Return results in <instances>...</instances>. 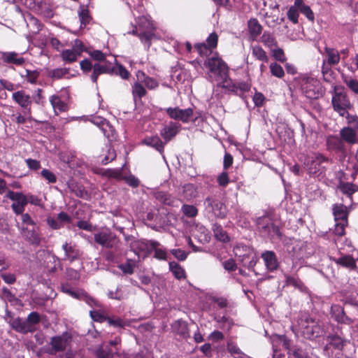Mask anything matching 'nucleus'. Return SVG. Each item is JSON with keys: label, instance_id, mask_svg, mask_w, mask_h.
<instances>
[{"label": "nucleus", "instance_id": "nucleus-1", "mask_svg": "<svg viewBox=\"0 0 358 358\" xmlns=\"http://www.w3.org/2000/svg\"><path fill=\"white\" fill-rule=\"evenodd\" d=\"M203 66L208 69L206 75L210 82L215 83L218 87L224 88L229 92L236 91V85L229 76V66L217 53L208 57L204 61Z\"/></svg>", "mask_w": 358, "mask_h": 358}, {"label": "nucleus", "instance_id": "nucleus-2", "mask_svg": "<svg viewBox=\"0 0 358 358\" xmlns=\"http://www.w3.org/2000/svg\"><path fill=\"white\" fill-rule=\"evenodd\" d=\"M136 25L130 24L127 33L138 36L142 43L149 48L151 41L156 37L155 27L152 21L147 16H141L136 19Z\"/></svg>", "mask_w": 358, "mask_h": 358}, {"label": "nucleus", "instance_id": "nucleus-3", "mask_svg": "<svg viewBox=\"0 0 358 358\" xmlns=\"http://www.w3.org/2000/svg\"><path fill=\"white\" fill-rule=\"evenodd\" d=\"M295 82L307 98L313 99L318 97L319 82L316 78L308 75H301L295 79Z\"/></svg>", "mask_w": 358, "mask_h": 358}, {"label": "nucleus", "instance_id": "nucleus-4", "mask_svg": "<svg viewBox=\"0 0 358 358\" xmlns=\"http://www.w3.org/2000/svg\"><path fill=\"white\" fill-rule=\"evenodd\" d=\"M203 206L205 212L215 217L224 219L227 215L226 205L214 196H207L203 201Z\"/></svg>", "mask_w": 358, "mask_h": 358}, {"label": "nucleus", "instance_id": "nucleus-5", "mask_svg": "<svg viewBox=\"0 0 358 358\" xmlns=\"http://www.w3.org/2000/svg\"><path fill=\"white\" fill-rule=\"evenodd\" d=\"M94 238L96 243L107 249H116L120 243L117 236L108 228L94 233Z\"/></svg>", "mask_w": 358, "mask_h": 358}, {"label": "nucleus", "instance_id": "nucleus-6", "mask_svg": "<svg viewBox=\"0 0 358 358\" xmlns=\"http://www.w3.org/2000/svg\"><path fill=\"white\" fill-rule=\"evenodd\" d=\"M235 256L248 268H253L257 264V257L253 249L247 245L238 244L234 248Z\"/></svg>", "mask_w": 358, "mask_h": 358}, {"label": "nucleus", "instance_id": "nucleus-7", "mask_svg": "<svg viewBox=\"0 0 358 358\" xmlns=\"http://www.w3.org/2000/svg\"><path fill=\"white\" fill-rule=\"evenodd\" d=\"M257 225L263 236L280 238L282 236L279 228L275 226L267 216L258 217Z\"/></svg>", "mask_w": 358, "mask_h": 358}, {"label": "nucleus", "instance_id": "nucleus-8", "mask_svg": "<svg viewBox=\"0 0 358 358\" xmlns=\"http://www.w3.org/2000/svg\"><path fill=\"white\" fill-rule=\"evenodd\" d=\"M71 341L72 336L69 332L52 337L50 342L51 348L48 350V353L55 355L57 352H64L70 345Z\"/></svg>", "mask_w": 358, "mask_h": 358}, {"label": "nucleus", "instance_id": "nucleus-9", "mask_svg": "<svg viewBox=\"0 0 358 358\" xmlns=\"http://www.w3.org/2000/svg\"><path fill=\"white\" fill-rule=\"evenodd\" d=\"M85 50L83 42L78 39L74 41L71 49H67L62 51L61 54L62 59L66 63H72L77 60L83 52Z\"/></svg>", "mask_w": 358, "mask_h": 358}, {"label": "nucleus", "instance_id": "nucleus-10", "mask_svg": "<svg viewBox=\"0 0 358 358\" xmlns=\"http://www.w3.org/2000/svg\"><path fill=\"white\" fill-rule=\"evenodd\" d=\"M6 197L13 201L11 205L13 210L17 215L22 214L24 211L26 205L27 204V198L26 195L22 192H15L8 190L6 192Z\"/></svg>", "mask_w": 358, "mask_h": 358}, {"label": "nucleus", "instance_id": "nucleus-11", "mask_svg": "<svg viewBox=\"0 0 358 358\" xmlns=\"http://www.w3.org/2000/svg\"><path fill=\"white\" fill-rule=\"evenodd\" d=\"M332 104L336 111L344 116L347 113L346 108L350 106V101L346 94L342 92H338L335 88V93L332 97Z\"/></svg>", "mask_w": 358, "mask_h": 358}, {"label": "nucleus", "instance_id": "nucleus-12", "mask_svg": "<svg viewBox=\"0 0 358 358\" xmlns=\"http://www.w3.org/2000/svg\"><path fill=\"white\" fill-rule=\"evenodd\" d=\"M168 115L175 120H180L182 122H189L193 117V110L190 108L180 109L178 107L167 108L166 109Z\"/></svg>", "mask_w": 358, "mask_h": 358}, {"label": "nucleus", "instance_id": "nucleus-13", "mask_svg": "<svg viewBox=\"0 0 358 358\" xmlns=\"http://www.w3.org/2000/svg\"><path fill=\"white\" fill-rule=\"evenodd\" d=\"M327 159L320 153L313 152L308 155L304 160V165L310 173H315L318 166Z\"/></svg>", "mask_w": 358, "mask_h": 358}, {"label": "nucleus", "instance_id": "nucleus-14", "mask_svg": "<svg viewBox=\"0 0 358 358\" xmlns=\"http://www.w3.org/2000/svg\"><path fill=\"white\" fill-rule=\"evenodd\" d=\"M12 99L21 108L24 109V115L31 114L30 106L32 101L29 94H27L24 90H19L13 93Z\"/></svg>", "mask_w": 358, "mask_h": 358}, {"label": "nucleus", "instance_id": "nucleus-15", "mask_svg": "<svg viewBox=\"0 0 358 358\" xmlns=\"http://www.w3.org/2000/svg\"><path fill=\"white\" fill-rule=\"evenodd\" d=\"M268 3V7L271 11L265 10L266 22L269 27H274L276 24L280 23L278 17V4L276 2H273L271 0L264 1V4L266 7Z\"/></svg>", "mask_w": 358, "mask_h": 358}, {"label": "nucleus", "instance_id": "nucleus-16", "mask_svg": "<svg viewBox=\"0 0 358 358\" xmlns=\"http://www.w3.org/2000/svg\"><path fill=\"white\" fill-rule=\"evenodd\" d=\"M298 323L300 330L306 337L310 338L315 336V333H317L318 327L315 325V322L307 315L301 318Z\"/></svg>", "mask_w": 358, "mask_h": 358}, {"label": "nucleus", "instance_id": "nucleus-17", "mask_svg": "<svg viewBox=\"0 0 358 358\" xmlns=\"http://www.w3.org/2000/svg\"><path fill=\"white\" fill-rule=\"evenodd\" d=\"M261 257L268 271L272 272L278 268L279 262L274 252L266 250L262 254Z\"/></svg>", "mask_w": 358, "mask_h": 358}, {"label": "nucleus", "instance_id": "nucleus-18", "mask_svg": "<svg viewBox=\"0 0 358 358\" xmlns=\"http://www.w3.org/2000/svg\"><path fill=\"white\" fill-rule=\"evenodd\" d=\"M180 124L176 122H170L161 130L160 134L166 142L171 140L178 133Z\"/></svg>", "mask_w": 358, "mask_h": 358}, {"label": "nucleus", "instance_id": "nucleus-19", "mask_svg": "<svg viewBox=\"0 0 358 358\" xmlns=\"http://www.w3.org/2000/svg\"><path fill=\"white\" fill-rule=\"evenodd\" d=\"M324 56L325 58L323 60L330 66L337 65L340 62V54L335 48L325 46Z\"/></svg>", "mask_w": 358, "mask_h": 358}, {"label": "nucleus", "instance_id": "nucleus-20", "mask_svg": "<svg viewBox=\"0 0 358 358\" xmlns=\"http://www.w3.org/2000/svg\"><path fill=\"white\" fill-rule=\"evenodd\" d=\"M1 59L4 63L21 66L24 59L15 52H4L1 53Z\"/></svg>", "mask_w": 358, "mask_h": 358}, {"label": "nucleus", "instance_id": "nucleus-21", "mask_svg": "<svg viewBox=\"0 0 358 358\" xmlns=\"http://www.w3.org/2000/svg\"><path fill=\"white\" fill-rule=\"evenodd\" d=\"M91 122L98 126L107 138H110L113 135V127L106 119L101 117H94L92 118Z\"/></svg>", "mask_w": 358, "mask_h": 358}, {"label": "nucleus", "instance_id": "nucleus-22", "mask_svg": "<svg viewBox=\"0 0 358 358\" xmlns=\"http://www.w3.org/2000/svg\"><path fill=\"white\" fill-rule=\"evenodd\" d=\"M49 101L54 110L55 113L57 115L68 110L67 103L64 101L62 100L60 96H59L58 95H52L50 97Z\"/></svg>", "mask_w": 358, "mask_h": 358}, {"label": "nucleus", "instance_id": "nucleus-23", "mask_svg": "<svg viewBox=\"0 0 358 358\" xmlns=\"http://www.w3.org/2000/svg\"><path fill=\"white\" fill-rule=\"evenodd\" d=\"M340 136L343 142L345 141L349 144H354L357 141V129L349 127H343L340 131Z\"/></svg>", "mask_w": 358, "mask_h": 358}, {"label": "nucleus", "instance_id": "nucleus-24", "mask_svg": "<svg viewBox=\"0 0 358 358\" xmlns=\"http://www.w3.org/2000/svg\"><path fill=\"white\" fill-rule=\"evenodd\" d=\"M327 148L329 150L342 152L345 149V145L341 138L331 135L327 138Z\"/></svg>", "mask_w": 358, "mask_h": 358}, {"label": "nucleus", "instance_id": "nucleus-25", "mask_svg": "<svg viewBox=\"0 0 358 358\" xmlns=\"http://www.w3.org/2000/svg\"><path fill=\"white\" fill-rule=\"evenodd\" d=\"M333 214L335 222H348V210L343 204H335L333 206Z\"/></svg>", "mask_w": 358, "mask_h": 358}, {"label": "nucleus", "instance_id": "nucleus-26", "mask_svg": "<svg viewBox=\"0 0 358 358\" xmlns=\"http://www.w3.org/2000/svg\"><path fill=\"white\" fill-rule=\"evenodd\" d=\"M62 249L65 252V258L70 262H73L78 259L83 254L82 252L76 247L69 245L68 243H64L62 245Z\"/></svg>", "mask_w": 358, "mask_h": 358}, {"label": "nucleus", "instance_id": "nucleus-27", "mask_svg": "<svg viewBox=\"0 0 358 358\" xmlns=\"http://www.w3.org/2000/svg\"><path fill=\"white\" fill-rule=\"evenodd\" d=\"M331 313L332 316L338 322L348 324L352 323V320L345 315L343 309L338 306L331 307Z\"/></svg>", "mask_w": 358, "mask_h": 358}, {"label": "nucleus", "instance_id": "nucleus-28", "mask_svg": "<svg viewBox=\"0 0 358 358\" xmlns=\"http://www.w3.org/2000/svg\"><path fill=\"white\" fill-rule=\"evenodd\" d=\"M12 327L17 331L20 333H27V332H33L35 331V327H31V325H29L28 323L26 321H24L23 320L20 319V317H17L15 319L12 324Z\"/></svg>", "mask_w": 358, "mask_h": 358}, {"label": "nucleus", "instance_id": "nucleus-29", "mask_svg": "<svg viewBox=\"0 0 358 358\" xmlns=\"http://www.w3.org/2000/svg\"><path fill=\"white\" fill-rule=\"evenodd\" d=\"M346 341L337 335H331L327 337V344L325 350H329L331 348L341 351L344 347Z\"/></svg>", "mask_w": 358, "mask_h": 358}, {"label": "nucleus", "instance_id": "nucleus-30", "mask_svg": "<svg viewBox=\"0 0 358 358\" xmlns=\"http://www.w3.org/2000/svg\"><path fill=\"white\" fill-rule=\"evenodd\" d=\"M143 143L152 147L159 151L160 153H162L164 148V144L162 141V140L159 138L157 136H148L145 138L143 140Z\"/></svg>", "mask_w": 358, "mask_h": 358}, {"label": "nucleus", "instance_id": "nucleus-31", "mask_svg": "<svg viewBox=\"0 0 358 358\" xmlns=\"http://www.w3.org/2000/svg\"><path fill=\"white\" fill-rule=\"evenodd\" d=\"M334 261L336 264L351 270H354L357 267L355 259L350 255H344L339 258H334Z\"/></svg>", "mask_w": 358, "mask_h": 358}, {"label": "nucleus", "instance_id": "nucleus-32", "mask_svg": "<svg viewBox=\"0 0 358 358\" xmlns=\"http://www.w3.org/2000/svg\"><path fill=\"white\" fill-rule=\"evenodd\" d=\"M107 296L111 299L120 301L127 298L128 292L124 286L119 285L115 291L109 290L107 293Z\"/></svg>", "mask_w": 358, "mask_h": 358}, {"label": "nucleus", "instance_id": "nucleus-33", "mask_svg": "<svg viewBox=\"0 0 358 358\" xmlns=\"http://www.w3.org/2000/svg\"><path fill=\"white\" fill-rule=\"evenodd\" d=\"M138 80L143 83L149 90H154L158 87V83L152 78L145 76V73L142 71L137 73Z\"/></svg>", "mask_w": 358, "mask_h": 358}, {"label": "nucleus", "instance_id": "nucleus-34", "mask_svg": "<svg viewBox=\"0 0 358 358\" xmlns=\"http://www.w3.org/2000/svg\"><path fill=\"white\" fill-rule=\"evenodd\" d=\"M36 228V226L31 228L24 227L23 234L32 244L38 245L40 243V238Z\"/></svg>", "mask_w": 358, "mask_h": 358}, {"label": "nucleus", "instance_id": "nucleus-35", "mask_svg": "<svg viewBox=\"0 0 358 358\" xmlns=\"http://www.w3.org/2000/svg\"><path fill=\"white\" fill-rule=\"evenodd\" d=\"M215 238L221 242L227 243L229 241V237L227 232L222 229V226L215 223L212 227Z\"/></svg>", "mask_w": 358, "mask_h": 358}, {"label": "nucleus", "instance_id": "nucleus-36", "mask_svg": "<svg viewBox=\"0 0 358 358\" xmlns=\"http://www.w3.org/2000/svg\"><path fill=\"white\" fill-rule=\"evenodd\" d=\"M150 249L155 250V255L154 257L159 260H166L167 258V253L166 250L162 248H159V243L156 241H150Z\"/></svg>", "mask_w": 358, "mask_h": 358}, {"label": "nucleus", "instance_id": "nucleus-37", "mask_svg": "<svg viewBox=\"0 0 358 358\" xmlns=\"http://www.w3.org/2000/svg\"><path fill=\"white\" fill-rule=\"evenodd\" d=\"M252 55L257 59L263 62H268V57L265 50L259 45H253L251 47Z\"/></svg>", "mask_w": 358, "mask_h": 358}, {"label": "nucleus", "instance_id": "nucleus-38", "mask_svg": "<svg viewBox=\"0 0 358 358\" xmlns=\"http://www.w3.org/2000/svg\"><path fill=\"white\" fill-rule=\"evenodd\" d=\"M136 266V262L131 259H127L126 262L118 265V268L124 274L131 275L134 272V268Z\"/></svg>", "mask_w": 358, "mask_h": 358}, {"label": "nucleus", "instance_id": "nucleus-39", "mask_svg": "<svg viewBox=\"0 0 358 358\" xmlns=\"http://www.w3.org/2000/svg\"><path fill=\"white\" fill-rule=\"evenodd\" d=\"M248 29L252 38L257 37L262 33V26L256 19H250L248 22Z\"/></svg>", "mask_w": 358, "mask_h": 358}, {"label": "nucleus", "instance_id": "nucleus-40", "mask_svg": "<svg viewBox=\"0 0 358 358\" xmlns=\"http://www.w3.org/2000/svg\"><path fill=\"white\" fill-rule=\"evenodd\" d=\"M285 285L287 286H293L301 291H303L305 289V286L302 281L298 278L291 276L287 274H285Z\"/></svg>", "mask_w": 358, "mask_h": 358}, {"label": "nucleus", "instance_id": "nucleus-41", "mask_svg": "<svg viewBox=\"0 0 358 358\" xmlns=\"http://www.w3.org/2000/svg\"><path fill=\"white\" fill-rule=\"evenodd\" d=\"M260 41L265 46L271 49L277 46V41L275 37L269 32L264 31Z\"/></svg>", "mask_w": 358, "mask_h": 358}, {"label": "nucleus", "instance_id": "nucleus-42", "mask_svg": "<svg viewBox=\"0 0 358 358\" xmlns=\"http://www.w3.org/2000/svg\"><path fill=\"white\" fill-rule=\"evenodd\" d=\"M169 268L177 279L185 278V270L178 263L175 262H169Z\"/></svg>", "mask_w": 358, "mask_h": 358}, {"label": "nucleus", "instance_id": "nucleus-43", "mask_svg": "<svg viewBox=\"0 0 358 358\" xmlns=\"http://www.w3.org/2000/svg\"><path fill=\"white\" fill-rule=\"evenodd\" d=\"M343 83L355 94H358V80L350 76H343Z\"/></svg>", "mask_w": 358, "mask_h": 358}, {"label": "nucleus", "instance_id": "nucleus-44", "mask_svg": "<svg viewBox=\"0 0 358 358\" xmlns=\"http://www.w3.org/2000/svg\"><path fill=\"white\" fill-rule=\"evenodd\" d=\"M295 5L298 6L299 10L305 15L308 19L313 20V13L310 10V7L305 5L302 0H295Z\"/></svg>", "mask_w": 358, "mask_h": 358}, {"label": "nucleus", "instance_id": "nucleus-45", "mask_svg": "<svg viewBox=\"0 0 358 358\" xmlns=\"http://www.w3.org/2000/svg\"><path fill=\"white\" fill-rule=\"evenodd\" d=\"M228 351L234 356V358H250L245 354H244L240 348L233 343H229L227 344Z\"/></svg>", "mask_w": 358, "mask_h": 358}, {"label": "nucleus", "instance_id": "nucleus-46", "mask_svg": "<svg viewBox=\"0 0 358 358\" xmlns=\"http://www.w3.org/2000/svg\"><path fill=\"white\" fill-rule=\"evenodd\" d=\"M184 197L187 200H191L196 196L197 191L196 187L192 184H187L183 187Z\"/></svg>", "mask_w": 358, "mask_h": 358}, {"label": "nucleus", "instance_id": "nucleus-47", "mask_svg": "<svg viewBox=\"0 0 358 358\" xmlns=\"http://www.w3.org/2000/svg\"><path fill=\"white\" fill-rule=\"evenodd\" d=\"M155 198L164 204L171 206L174 202L173 198L168 193L158 192L155 194Z\"/></svg>", "mask_w": 358, "mask_h": 358}, {"label": "nucleus", "instance_id": "nucleus-48", "mask_svg": "<svg viewBox=\"0 0 358 358\" xmlns=\"http://www.w3.org/2000/svg\"><path fill=\"white\" fill-rule=\"evenodd\" d=\"M150 241H135L131 243V248L136 253H137L136 249L140 251H146L150 249Z\"/></svg>", "mask_w": 358, "mask_h": 358}, {"label": "nucleus", "instance_id": "nucleus-49", "mask_svg": "<svg viewBox=\"0 0 358 358\" xmlns=\"http://www.w3.org/2000/svg\"><path fill=\"white\" fill-rule=\"evenodd\" d=\"M132 93L134 98L141 99L146 94V90L141 82H137L132 86Z\"/></svg>", "mask_w": 358, "mask_h": 358}, {"label": "nucleus", "instance_id": "nucleus-50", "mask_svg": "<svg viewBox=\"0 0 358 358\" xmlns=\"http://www.w3.org/2000/svg\"><path fill=\"white\" fill-rule=\"evenodd\" d=\"M195 230L201 233V236H198L194 234L195 236L199 239L200 242H208L210 240V236L208 234V229L203 225H196Z\"/></svg>", "mask_w": 358, "mask_h": 358}, {"label": "nucleus", "instance_id": "nucleus-51", "mask_svg": "<svg viewBox=\"0 0 358 358\" xmlns=\"http://www.w3.org/2000/svg\"><path fill=\"white\" fill-rule=\"evenodd\" d=\"M78 16L80 20L81 26H86L91 20L89 10L85 6L80 7V9L78 12Z\"/></svg>", "mask_w": 358, "mask_h": 358}, {"label": "nucleus", "instance_id": "nucleus-52", "mask_svg": "<svg viewBox=\"0 0 358 358\" xmlns=\"http://www.w3.org/2000/svg\"><path fill=\"white\" fill-rule=\"evenodd\" d=\"M269 67L271 73L273 76L277 77L278 78H281L284 76V70L280 64L273 62L270 64Z\"/></svg>", "mask_w": 358, "mask_h": 358}, {"label": "nucleus", "instance_id": "nucleus-53", "mask_svg": "<svg viewBox=\"0 0 358 358\" xmlns=\"http://www.w3.org/2000/svg\"><path fill=\"white\" fill-rule=\"evenodd\" d=\"M50 262L54 264V266L48 268L49 273H53L57 271V269L62 270V266L60 262V259L55 255L49 256Z\"/></svg>", "mask_w": 358, "mask_h": 358}, {"label": "nucleus", "instance_id": "nucleus-54", "mask_svg": "<svg viewBox=\"0 0 358 358\" xmlns=\"http://www.w3.org/2000/svg\"><path fill=\"white\" fill-rule=\"evenodd\" d=\"M181 210L185 215L189 217H194L198 214L197 208L192 205L185 204L182 206Z\"/></svg>", "mask_w": 358, "mask_h": 358}, {"label": "nucleus", "instance_id": "nucleus-55", "mask_svg": "<svg viewBox=\"0 0 358 358\" xmlns=\"http://www.w3.org/2000/svg\"><path fill=\"white\" fill-rule=\"evenodd\" d=\"M112 73L118 75L123 79H127L130 76L129 72L121 64H117L114 66V71Z\"/></svg>", "mask_w": 358, "mask_h": 358}, {"label": "nucleus", "instance_id": "nucleus-56", "mask_svg": "<svg viewBox=\"0 0 358 358\" xmlns=\"http://www.w3.org/2000/svg\"><path fill=\"white\" fill-rule=\"evenodd\" d=\"M340 189L343 193L349 196L352 195L357 190L356 186L350 182L341 183Z\"/></svg>", "mask_w": 358, "mask_h": 358}, {"label": "nucleus", "instance_id": "nucleus-57", "mask_svg": "<svg viewBox=\"0 0 358 358\" xmlns=\"http://www.w3.org/2000/svg\"><path fill=\"white\" fill-rule=\"evenodd\" d=\"M69 73L67 69H55L50 71L49 76L55 79H59L66 76Z\"/></svg>", "mask_w": 358, "mask_h": 358}, {"label": "nucleus", "instance_id": "nucleus-58", "mask_svg": "<svg viewBox=\"0 0 358 358\" xmlns=\"http://www.w3.org/2000/svg\"><path fill=\"white\" fill-rule=\"evenodd\" d=\"M299 12L298 6L295 4L291 6L287 12L288 18L295 24L298 22Z\"/></svg>", "mask_w": 358, "mask_h": 358}, {"label": "nucleus", "instance_id": "nucleus-59", "mask_svg": "<svg viewBox=\"0 0 358 358\" xmlns=\"http://www.w3.org/2000/svg\"><path fill=\"white\" fill-rule=\"evenodd\" d=\"M96 355L98 358H114L113 352L110 350L103 348V347L97 349Z\"/></svg>", "mask_w": 358, "mask_h": 358}, {"label": "nucleus", "instance_id": "nucleus-60", "mask_svg": "<svg viewBox=\"0 0 358 358\" xmlns=\"http://www.w3.org/2000/svg\"><path fill=\"white\" fill-rule=\"evenodd\" d=\"M195 48L201 56H208L212 52V49L204 43L196 44Z\"/></svg>", "mask_w": 358, "mask_h": 358}, {"label": "nucleus", "instance_id": "nucleus-61", "mask_svg": "<svg viewBox=\"0 0 358 358\" xmlns=\"http://www.w3.org/2000/svg\"><path fill=\"white\" fill-rule=\"evenodd\" d=\"M217 182L220 187H225L229 183V177L226 171L220 173L217 177Z\"/></svg>", "mask_w": 358, "mask_h": 358}, {"label": "nucleus", "instance_id": "nucleus-62", "mask_svg": "<svg viewBox=\"0 0 358 358\" xmlns=\"http://www.w3.org/2000/svg\"><path fill=\"white\" fill-rule=\"evenodd\" d=\"M41 320L39 314L37 312H31L28 315L27 322L29 325L34 327V325L38 324Z\"/></svg>", "mask_w": 358, "mask_h": 358}, {"label": "nucleus", "instance_id": "nucleus-63", "mask_svg": "<svg viewBox=\"0 0 358 358\" xmlns=\"http://www.w3.org/2000/svg\"><path fill=\"white\" fill-rule=\"evenodd\" d=\"M25 75L24 76L27 82L33 84L35 83L38 78L39 73L37 71L26 70Z\"/></svg>", "mask_w": 358, "mask_h": 358}, {"label": "nucleus", "instance_id": "nucleus-64", "mask_svg": "<svg viewBox=\"0 0 358 358\" xmlns=\"http://www.w3.org/2000/svg\"><path fill=\"white\" fill-rule=\"evenodd\" d=\"M103 174L110 178L120 180L122 178V169H107Z\"/></svg>", "mask_w": 358, "mask_h": 358}]
</instances>
